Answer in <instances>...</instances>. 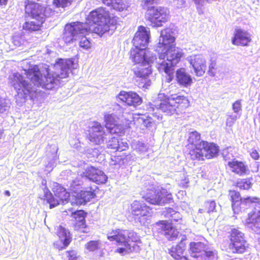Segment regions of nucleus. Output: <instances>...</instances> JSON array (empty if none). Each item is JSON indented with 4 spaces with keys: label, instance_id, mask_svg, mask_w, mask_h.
<instances>
[{
    "label": "nucleus",
    "instance_id": "4",
    "mask_svg": "<svg viewBox=\"0 0 260 260\" xmlns=\"http://www.w3.org/2000/svg\"><path fill=\"white\" fill-rule=\"evenodd\" d=\"M155 107L167 115L179 114L189 106V102L184 96L173 94L167 96L159 93L155 101Z\"/></svg>",
    "mask_w": 260,
    "mask_h": 260
},
{
    "label": "nucleus",
    "instance_id": "25",
    "mask_svg": "<svg viewBox=\"0 0 260 260\" xmlns=\"http://www.w3.org/2000/svg\"><path fill=\"white\" fill-rule=\"evenodd\" d=\"M176 78L177 83L184 87L190 86L193 83L191 76L186 72V69L183 68L177 70Z\"/></svg>",
    "mask_w": 260,
    "mask_h": 260
},
{
    "label": "nucleus",
    "instance_id": "27",
    "mask_svg": "<svg viewBox=\"0 0 260 260\" xmlns=\"http://www.w3.org/2000/svg\"><path fill=\"white\" fill-rule=\"evenodd\" d=\"M55 231L60 242L63 244V245L61 246H57V245L56 244V248L59 250L66 248L71 242V238L70 232L68 230L60 225L56 226L55 228Z\"/></svg>",
    "mask_w": 260,
    "mask_h": 260
},
{
    "label": "nucleus",
    "instance_id": "63",
    "mask_svg": "<svg viewBox=\"0 0 260 260\" xmlns=\"http://www.w3.org/2000/svg\"><path fill=\"white\" fill-rule=\"evenodd\" d=\"M186 3L185 0H178L177 7L179 8H183Z\"/></svg>",
    "mask_w": 260,
    "mask_h": 260
},
{
    "label": "nucleus",
    "instance_id": "33",
    "mask_svg": "<svg viewBox=\"0 0 260 260\" xmlns=\"http://www.w3.org/2000/svg\"><path fill=\"white\" fill-rule=\"evenodd\" d=\"M206 245L202 242H193L190 244V249L193 257H198V253H202L206 249Z\"/></svg>",
    "mask_w": 260,
    "mask_h": 260
},
{
    "label": "nucleus",
    "instance_id": "17",
    "mask_svg": "<svg viewBox=\"0 0 260 260\" xmlns=\"http://www.w3.org/2000/svg\"><path fill=\"white\" fill-rule=\"evenodd\" d=\"M149 29L143 26H139L133 39L134 46L140 48L146 47L149 43Z\"/></svg>",
    "mask_w": 260,
    "mask_h": 260
},
{
    "label": "nucleus",
    "instance_id": "5",
    "mask_svg": "<svg viewBox=\"0 0 260 260\" xmlns=\"http://www.w3.org/2000/svg\"><path fill=\"white\" fill-rule=\"evenodd\" d=\"M64 30L63 39L67 44L79 39L80 47L85 50L91 48L90 42L85 37L89 32H92L89 29L87 23L75 22L67 24L65 25Z\"/></svg>",
    "mask_w": 260,
    "mask_h": 260
},
{
    "label": "nucleus",
    "instance_id": "43",
    "mask_svg": "<svg viewBox=\"0 0 260 260\" xmlns=\"http://www.w3.org/2000/svg\"><path fill=\"white\" fill-rule=\"evenodd\" d=\"M86 248L90 251H93L96 249H101L102 243L101 241H91L86 244Z\"/></svg>",
    "mask_w": 260,
    "mask_h": 260
},
{
    "label": "nucleus",
    "instance_id": "1",
    "mask_svg": "<svg viewBox=\"0 0 260 260\" xmlns=\"http://www.w3.org/2000/svg\"><path fill=\"white\" fill-rule=\"evenodd\" d=\"M77 67L78 63L72 59H58L54 64L56 70L54 72L47 64L34 66L28 70H24L25 77L18 73L10 75L9 83L17 92L16 100L23 102L28 97L33 98L37 87L47 89L54 88L61 79L67 77L70 71Z\"/></svg>",
    "mask_w": 260,
    "mask_h": 260
},
{
    "label": "nucleus",
    "instance_id": "48",
    "mask_svg": "<svg viewBox=\"0 0 260 260\" xmlns=\"http://www.w3.org/2000/svg\"><path fill=\"white\" fill-rule=\"evenodd\" d=\"M223 155L225 161L228 162L229 161H232L233 160H235L234 158V155L233 153V150L231 149H228L227 150H225L223 151Z\"/></svg>",
    "mask_w": 260,
    "mask_h": 260
},
{
    "label": "nucleus",
    "instance_id": "9",
    "mask_svg": "<svg viewBox=\"0 0 260 260\" xmlns=\"http://www.w3.org/2000/svg\"><path fill=\"white\" fill-rule=\"evenodd\" d=\"M218 152V147L215 144L203 141L196 149L189 151V154L192 159L203 160L204 157L210 159L214 157Z\"/></svg>",
    "mask_w": 260,
    "mask_h": 260
},
{
    "label": "nucleus",
    "instance_id": "18",
    "mask_svg": "<svg viewBox=\"0 0 260 260\" xmlns=\"http://www.w3.org/2000/svg\"><path fill=\"white\" fill-rule=\"evenodd\" d=\"M251 41V35L246 30L241 28L235 29L232 43L237 46H247Z\"/></svg>",
    "mask_w": 260,
    "mask_h": 260
},
{
    "label": "nucleus",
    "instance_id": "2",
    "mask_svg": "<svg viewBox=\"0 0 260 260\" xmlns=\"http://www.w3.org/2000/svg\"><path fill=\"white\" fill-rule=\"evenodd\" d=\"M130 58L136 64H139L138 68L134 69V73L140 78L142 86L148 88L151 84L150 64L156 59L155 55L148 49L134 46L131 50Z\"/></svg>",
    "mask_w": 260,
    "mask_h": 260
},
{
    "label": "nucleus",
    "instance_id": "32",
    "mask_svg": "<svg viewBox=\"0 0 260 260\" xmlns=\"http://www.w3.org/2000/svg\"><path fill=\"white\" fill-rule=\"evenodd\" d=\"M200 135L197 132L194 131L191 132L189 134L188 142L189 144L187 145V147L190 150L196 149L198 147L199 145L203 141H200Z\"/></svg>",
    "mask_w": 260,
    "mask_h": 260
},
{
    "label": "nucleus",
    "instance_id": "13",
    "mask_svg": "<svg viewBox=\"0 0 260 260\" xmlns=\"http://www.w3.org/2000/svg\"><path fill=\"white\" fill-rule=\"evenodd\" d=\"M173 34L172 30L169 28L165 29L161 31L159 41L156 47V51L160 53L175 46L173 44L175 42V38Z\"/></svg>",
    "mask_w": 260,
    "mask_h": 260
},
{
    "label": "nucleus",
    "instance_id": "64",
    "mask_svg": "<svg viewBox=\"0 0 260 260\" xmlns=\"http://www.w3.org/2000/svg\"><path fill=\"white\" fill-rule=\"evenodd\" d=\"M8 0H0L1 5H6L7 3Z\"/></svg>",
    "mask_w": 260,
    "mask_h": 260
},
{
    "label": "nucleus",
    "instance_id": "35",
    "mask_svg": "<svg viewBox=\"0 0 260 260\" xmlns=\"http://www.w3.org/2000/svg\"><path fill=\"white\" fill-rule=\"evenodd\" d=\"M247 247V244L245 239L236 243L230 244V249L235 253H242L245 251Z\"/></svg>",
    "mask_w": 260,
    "mask_h": 260
},
{
    "label": "nucleus",
    "instance_id": "45",
    "mask_svg": "<svg viewBox=\"0 0 260 260\" xmlns=\"http://www.w3.org/2000/svg\"><path fill=\"white\" fill-rule=\"evenodd\" d=\"M10 107V101L0 97V113H3L8 111Z\"/></svg>",
    "mask_w": 260,
    "mask_h": 260
},
{
    "label": "nucleus",
    "instance_id": "28",
    "mask_svg": "<svg viewBox=\"0 0 260 260\" xmlns=\"http://www.w3.org/2000/svg\"><path fill=\"white\" fill-rule=\"evenodd\" d=\"M228 166L231 171L240 175L245 173L247 169L243 162L236 159L228 161Z\"/></svg>",
    "mask_w": 260,
    "mask_h": 260
},
{
    "label": "nucleus",
    "instance_id": "47",
    "mask_svg": "<svg viewBox=\"0 0 260 260\" xmlns=\"http://www.w3.org/2000/svg\"><path fill=\"white\" fill-rule=\"evenodd\" d=\"M73 1V0H53V4L57 8H64L67 7L68 4H71Z\"/></svg>",
    "mask_w": 260,
    "mask_h": 260
},
{
    "label": "nucleus",
    "instance_id": "40",
    "mask_svg": "<svg viewBox=\"0 0 260 260\" xmlns=\"http://www.w3.org/2000/svg\"><path fill=\"white\" fill-rule=\"evenodd\" d=\"M244 239V235L242 232L236 229L232 230L230 237V244L236 243V242L241 241V240Z\"/></svg>",
    "mask_w": 260,
    "mask_h": 260
},
{
    "label": "nucleus",
    "instance_id": "10",
    "mask_svg": "<svg viewBox=\"0 0 260 260\" xmlns=\"http://www.w3.org/2000/svg\"><path fill=\"white\" fill-rule=\"evenodd\" d=\"M146 14L148 19L153 26L160 27L163 23L168 21L169 11L165 7L152 6L148 7Z\"/></svg>",
    "mask_w": 260,
    "mask_h": 260
},
{
    "label": "nucleus",
    "instance_id": "3",
    "mask_svg": "<svg viewBox=\"0 0 260 260\" xmlns=\"http://www.w3.org/2000/svg\"><path fill=\"white\" fill-rule=\"evenodd\" d=\"M87 21L89 23L88 25L89 29L92 32L102 36L108 31H113L116 29L115 25L117 19L112 17L106 8L100 7L91 11L87 17Z\"/></svg>",
    "mask_w": 260,
    "mask_h": 260
},
{
    "label": "nucleus",
    "instance_id": "56",
    "mask_svg": "<svg viewBox=\"0 0 260 260\" xmlns=\"http://www.w3.org/2000/svg\"><path fill=\"white\" fill-rule=\"evenodd\" d=\"M12 40L14 45L16 46H19L21 44L22 41L21 37L19 35H15L13 36Z\"/></svg>",
    "mask_w": 260,
    "mask_h": 260
},
{
    "label": "nucleus",
    "instance_id": "60",
    "mask_svg": "<svg viewBox=\"0 0 260 260\" xmlns=\"http://www.w3.org/2000/svg\"><path fill=\"white\" fill-rule=\"evenodd\" d=\"M207 206L208 207V212H213L216 207V203L214 201H211L207 203Z\"/></svg>",
    "mask_w": 260,
    "mask_h": 260
},
{
    "label": "nucleus",
    "instance_id": "44",
    "mask_svg": "<svg viewBox=\"0 0 260 260\" xmlns=\"http://www.w3.org/2000/svg\"><path fill=\"white\" fill-rule=\"evenodd\" d=\"M57 151L58 147H55L54 152L52 155L50 162L46 165V168L48 169V171L52 170L53 168L55 166V161L58 159V156L57 154Z\"/></svg>",
    "mask_w": 260,
    "mask_h": 260
},
{
    "label": "nucleus",
    "instance_id": "16",
    "mask_svg": "<svg viewBox=\"0 0 260 260\" xmlns=\"http://www.w3.org/2000/svg\"><path fill=\"white\" fill-rule=\"evenodd\" d=\"M116 98L125 103L128 106L136 107L141 104L142 98L136 92L121 91L116 96Z\"/></svg>",
    "mask_w": 260,
    "mask_h": 260
},
{
    "label": "nucleus",
    "instance_id": "58",
    "mask_svg": "<svg viewBox=\"0 0 260 260\" xmlns=\"http://www.w3.org/2000/svg\"><path fill=\"white\" fill-rule=\"evenodd\" d=\"M121 158L120 156H114L111 158V161L110 164L111 165H116L117 164L120 165L123 163H121Z\"/></svg>",
    "mask_w": 260,
    "mask_h": 260
},
{
    "label": "nucleus",
    "instance_id": "53",
    "mask_svg": "<svg viewBox=\"0 0 260 260\" xmlns=\"http://www.w3.org/2000/svg\"><path fill=\"white\" fill-rule=\"evenodd\" d=\"M239 118L237 115H230L226 119V124L228 126H232L236 121V120Z\"/></svg>",
    "mask_w": 260,
    "mask_h": 260
},
{
    "label": "nucleus",
    "instance_id": "49",
    "mask_svg": "<svg viewBox=\"0 0 260 260\" xmlns=\"http://www.w3.org/2000/svg\"><path fill=\"white\" fill-rule=\"evenodd\" d=\"M119 139L116 137H113L109 140L107 144V147L109 148L117 150L118 147Z\"/></svg>",
    "mask_w": 260,
    "mask_h": 260
},
{
    "label": "nucleus",
    "instance_id": "21",
    "mask_svg": "<svg viewBox=\"0 0 260 260\" xmlns=\"http://www.w3.org/2000/svg\"><path fill=\"white\" fill-rule=\"evenodd\" d=\"M230 196L232 202V208L234 213H238L239 206L241 204H247L248 203H256L258 201L257 198L248 197L242 199L240 193L235 190L231 191Z\"/></svg>",
    "mask_w": 260,
    "mask_h": 260
},
{
    "label": "nucleus",
    "instance_id": "59",
    "mask_svg": "<svg viewBox=\"0 0 260 260\" xmlns=\"http://www.w3.org/2000/svg\"><path fill=\"white\" fill-rule=\"evenodd\" d=\"M177 211L174 210L172 208H169L167 209L166 213L165 214V216L168 218H172L173 215H174L175 213Z\"/></svg>",
    "mask_w": 260,
    "mask_h": 260
},
{
    "label": "nucleus",
    "instance_id": "15",
    "mask_svg": "<svg viewBox=\"0 0 260 260\" xmlns=\"http://www.w3.org/2000/svg\"><path fill=\"white\" fill-rule=\"evenodd\" d=\"M83 175L90 180L99 184L105 183L108 178L103 171L92 166H87Z\"/></svg>",
    "mask_w": 260,
    "mask_h": 260
},
{
    "label": "nucleus",
    "instance_id": "34",
    "mask_svg": "<svg viewBox=\"0 0 260 260\" xmlns=\"http://www.w3.org/2000/svg\"><path fill=\"white\" fill-rule=\"evenodd\" d=\"M131 5L130 0H114L111 6L119 11L126 10Z\"/></svg>",
    "mask_w": 260,
    "mask_h": 260
},
{
    "label": "nucleus",
    "instance_id": "7",
    "mask_svg": "<svg viewBox=\"0 0 260 260\" xmlns=\"http://www.w3.org/2000/svg\"><path fill=\"white\" fill-rule=\"evenodd\" d=\"M142 196L147 202L155 205L162 206L172 200V194L166 189L155 188L153 185L143 190Z\"/></svg>",
    "mask_w": 260,
    "mask_h": 260
},
{
    "label": "nucleus",
    "instance_id": "24",
    "mask_svg": "<svg viewBox=\"0 0 260 260\" xmlns=\"http://www.w3.org/2000/svg\"><path fill=\"white\" fill-rule=\"evenodd\" d=\"M128 234V231L121 229L112 230L108 232L107 239L110 241H115L116 244L124 243Z\"/></svg>",
    "mask_w": 260,
    "mask_h": 260
},
{
    "label": "nucleus",
    "instance_id": "37",
    "mask_svg": "<svg viewBox=\"0 0 260 260\" xmlns=\"http://www.w3.org/2000/svg\"><path fill=\"white\" fill-rule=\"evenodd\" d=\"M132 147L134 150L140 154L145 153L148 150L147 145L139 141H134L132 143Z\"/></svg>",
    "mask_w": 260,
    "mask_h": 260
},
{
    "label": "nucleus",
    "instance_id": "12",
    "mask_svg": "<svg viewBox=\"0 0 260 260\" xmlns=\"http://www.w3.org/2000/svg\"><path fill=\"white\" fill-rule=\"evenodd\" d=\"M187 60L192 69V73L197 77H202L207 70V60L206 57L202 54L192 55L187 58Z\"/></svg>",
    "mask_w": 260,
    "mask_h": 260
},
{
    "label": "nucleus",
    "instance_id": "39",
    "mask_svg": "<svg viewBox=\"0 0 260 260\" xmlns=\"http://www.w3.org/2000/svg\"><path fill=\"white\" fill-rule=\"evenodd\" d=\"M86 213L83 210L77 211L72 214V216L75 219L78 226L84 227L85 225V217Z\"/></svg>",
    "mask_w": 260,
    "mask_h": 260
},
{
    "label": "nucleus",
    "instance_id": "30",
    "mask_svg": "<svg viewBox=\"0 0 260 260\" xmlns=\"http://www.w3.org/2000/svg\"><path fill=\"white\" fill-rule=\"evenodd\" d=\"M117 245L121 246V247L118 248L116 249V252L121 254V255H125L133 251L138 252L140 250L139 245L134 244L132 248V243H129V241L126 240H125L124 243H119V244H117Z\"/></svg>",
    "mask_w": 260,
    "mask_h": 260
},
{
    "label": "nucleus",
    "instance_id": "57",
    "mask_svg": "<svg viewBox=\"0 0 260 260\" xmlns=\"http://www.w3.org/2000/svg\"><path fill=\"white\" fill-rule=\"evenodd\" d=\"M155 0H142L141 2V6L144 9H147L148 5L154 4Z\"/></svg>",
    "mask_w": 260,
    "mask_h": 260
},
{
    "label": "nucleus",
    "instance_id": "54",
    "mask_svg": "<svg viewBox=\"0 0 260 260\" xmlns=\"http://www.w3.org/2000/svg\"><path fill=\"white\" fill-rule=\"evenodd\" d=\"M69 260H80V257L78 255L77 252L74 250L68 251Z\"/></svg>",
    "mask_w": 260,
    "mask_h": 260
},
{
    "label": "nucleus",
    "instance_id": "20",
    "mask_svg": "<svg viewBox=\"0 0 260 260\" xmlns=\"http://www.w3.org/2000/svg\"><path fill=\"white\" fill-rule=\"evenodd\" d=\"M95 197V193L91 188H87L85 190H81L76 194H73L71 201L72 204L82 205L90 201Z\"/></svg>",
    "mask_w": 260,
    "mask_h": 260
},
{
    "label": "nucleus",
    "instance_id": "55",
    "mask_svg": "<svg viewBox=\"0 0 260 260\" xmlns=\"http://www.w3.org/2000/svg\"><path fill=\"white\" fill-rule=\"evenodd\" d=\"M232 109L234 112L236 113H238L240 111L242 110L241 100L236 101L234 103H233Z\"/></svg>",
    "mask_w": 260,
    "mask_h": 260
},
{
    "label": "nucleus",
    "instance_id": "19",
    "mask_svg": "<svg viewBox=\"0 0 260 260\" xmlns=\"http://www.w3.org/2000/svg\"><path fill=\"white\" fill-rule=\"evenodd\" d=\"M105 132L104 127L99 122L93 123L90 127L89 135V140L96 144H101L104 141Z\"/></svg>",
    "mask_w": 260,
    "mask_h": 260
},
{
    "label": "nucleus",
    "instance_id": "51",
    "mask_svg": "<svg viewBox=\"0 0 260 260\" xmlns=\"http://www.w3.org/2000/svg\"><path fill=\"white\" fill-rule=\"evenodd\" d=\"M118 144V147H117L116 150L117 151H122L125 150L128 148V145L126 140H124L122 139L120 140H119Z\"/></svg>",
    "mask_w": 260,
    "mask_h": 260
},
{
    "label": "nucleus",
    "instance_id": "38",
    "mask_svg": "<svg viewBox=\"0 0 260 260\" xmlns=\"http://www.w3.org/2000/svg\"><path fill=\"white\" fill-rule=\"evenodd\" d=\"M80 178H76L70 182V190L71 191L72 198H73V194H76L81 190L80 189L81 188L82 181L80 180Z\"/></svg>",
    "mask_w": 260,
    "mask_h": 260
},
{
    "label": "nucleus",
    "instance_id": "6",
    "mask_svg": "<svg viewBox=\"0 0 260 260\" xmlns=\"http://www.w3.org/2000/svg\"><path fill=\"white\" fill-rule=\"evenodd\" d=\"M184 54L183 50L175 46L160 53L156 61L157 68L160 72H165L169 76L168 82L172 80L173 67L180 61Z\"/></svg>",
    "mask_w": 260,
    "mask_h": 260
},
{
    "label": "nucleus",
    "instance_id": "61",
    "mask_svg": "<svg viewBox=\"0 0 260 260\" xmlns=\"http://www.w3.org/2000/svg\"><path fill=\"white\" fill-rule=\"evenodd\" d=\"M250 156L255 160L258 159L259 158V154L256 150H252L250 152Z\"/></svg>",
    "mask_w": 260,
    "mask_h": 260
},
{
    "label": "nucleus",
    "instance_id": "8",
    "mask_svg": "<svg viewBox=\"0 0 260 260\" xmlns=\"http://www.w3.org/2000/svg\"><path fill=\"white\" fill-rule=\"evenodd\" d=\"M104 120L105 127L109 132L112 134H120L126 128L131 127L132 121L126 118H120L115 114L105 113Z\"/></svg>",
    "mask_w": 260,
    "mask_h": 260
},
{
    "label": "nucleus",
    "instance_id": "52",
    "mask_svg": "<svg viewBox=\"0 0 260 260\" xmlns=\"http://www.w3.org/2000/svg\"><path fill=\"white\" fill-rule=\"evenodd\" d=\"M215 66L216 62L214 60H211L209 65V69L208 71V74L211 77H214L216 73L214 71Z\"/></svg>",
    "mask_w": 260,
    "mask_h": 260
},
{
    "label": "nucleus",
    "instance_id": "26",
    "mask_svg": "<svg viewBox=\"0 0 260 260\" xmlns=\"http://www.w3.org/2000/svg\"><path fill=\"white\" fill-rule=\"evenodd\" d=\"M130 116V119L133 121L138 126L142 129L144 128H149L152 126V118L146 115L140 114H134L133 116Z\"/></svg>",
    "mask_w": 260,
    "mask_h": 260
},
{
    "label": "nucleus",
    "instance_id": "11",
    "mask_svg": "<svg viewBox=\"0 0 260 260\" xmlns=\"http://www.w3.org/2000/svg\"><path fill=\"white\" fill-rule=\"evenodd\" d=\"M25 12L34 19L44 22L45 18L50 15L51 10L40 4L29 2L26 5Z\"/></svg>",
    "mask_w": 260,
    "mask_h": 260
},
{
    "label": "nucleus",
    "instance_id": "46",
    "mask_svg": "<svg viewBox=\"0 0 260 260\" xmlns=\"http://www.w3.org/2000/svg\"><path fill=\"white\" fill-rule=\"evenodd\" d=\"M237 186L240 189H248L251 186V182L248 179H242L238 181Z\"/></svg>",
    "mask_w": 260,
    "mask_h": 260
},
{
    "label": "nucleus",
    "instance_id": "62",
    "mask_svg": "<svg viewBox=\"0 0 260 260\" xmlns=\"http://www.w3.org/2000/svg\"><path fill=\"white\" fill-rule=\"evenodd\" d=\"M171 219H172V221L174 220V221H178L180 219H181V214H180L179 212H176V213H175L174 215H173V216L172 217V218Z\"/></svg>",
    "mask_w": 260,
    "mask_h": 260
},
{
    "label": "nucleus",
    "instance_id": "42",
    "mask_svg": "<svg viewBox=\"0 0 260 260\" xmlns=\"http://www.w3.org/2000/svg\"><path fill=\"white\" fill-rule=\"evenodd\" d=\"M126 241H128L129 243H132V248L134 244L140 246L139 245L141 244L140 238L135 232L128 231V234L126 237Z\"/></svg>",
    "mask_w": 260,
    "mask_h": 260
},
{
    "label": "nucleus",
    "instance_id": "41",
    "mask_svg": "<svg viewBox=\"0 0 260 260\" xmlns=\"http://www.w3.org/2000/svg\"><path fill=\"white\" fill-rule=\"evenodd\" d=\"M202 256H204V260H217V259L216 251L207 246Z\"/></svg>",
    "mask_w": 260,
    "mask_h": 260
},
{
    "label": "nucleus",
    "instance_id": "29",
    "mask_svg": "<svg viewBox=\"0 0 260 260\" xmlns=\"http://www.w3.org/2000/svg\"><path fill=\"white\" fill-rule=\"evenodd\" d=\"M185 249V244L181 242L176 247H173L170 251L171 256L177 260H188L186 257L183 255Z\"/></svg>",
    "mask_w": 260,
    "mask_h": 260
},
{
    "label": "nucleus",
    "instance_id": "23",
    "mask_svg": "<svg viewBox=\"0 0 260 260\" xmlns=\"http://www.w3.org/2000/svg\"><path fill=\"white\" fill-rule=\"evenodd\" d=\"M157 225L159 227V229H161V232L168 240L173 241L178 237L179 232L170 223L165 221H161L157 223Z\"/></svg>",
    "mask_w": 260,
    "mask_h": 260
},
{
    "label": "nucleus",
    "instance_id": "31",
    "mask_svg": "<svg viewBox=\"0 0 260 260\" xmlns=\"http://www.w3.org/2000/svg\"><path fill=\"white\" fill-rule=\"evenodd\" d=\"M53 189L54 195L56 198L59 199V201L61 204H65L68 202L69 199L70 201L72 199V197L69 199L70 193L67 192L66 189L59 184H57L56 188H54Z\"/></svg>",
    "mask_w": 260,
    "mask_h": 260
},
{
    "label": "nucleus",
    "instance_id": "14",
    "mask_svg": "<svg viewBox=\"0 0 260 260\" xmlns=\"http://www.w3.org/2000/svg\"><path fill=\"white\" fill-rule=\"evenodd\" d=\"M244 223L256 234H260V203H257L254 209L248 213Z\"/></svg>",
    "mask_w": 260,
    "mask_h": 260
},
{
    "label": "nucleus",
    "instance_id": "22",
    "mask_svg": "<svg viewBox=\"0 0 260 260\" xmlns=\"http://www.w3.org/2000/svg\"><path fill=\"white\" fill-rule=\"evenodd\" d=\"M151 209L145 204L135 201L132 204V214L140 219L141 217L149 216Z\"/></svg>",
    "mask_w": 260,
    "mask_h": 260
},
{
    "label": "nucleus",
    "instance_id": "36",
    "mask_svg": "<svg viewBox=\"0 0 260 260\" xmlns=\"http://www.w3.org/2000/svg\"><path fill=\"white\" fill-rule=\"evenodd\" d=\"M43 22L36 20L27 21L23 25V28L29 31H36L40 29Z\"/></svg>",
    "mask_w": 260,
    "mask_h": 260
},
{
    "label": "nucleus",
    "instance_id": "50",
    "mask_svg": "<svg viewBox=\"0 0 260 260\" xmlns=\"http://www.w3.org/2000/svg\"><path fill=\"white\" fill-rule=\"evenodd\" d=\"M47 200L48 202L50 204V208H54L61 203L59 201V199L56 198L55 195L54 197L48 198Z\"/></svg>",
    "mask_w": 260,
    "mask_h": 260
}]
</instances>
